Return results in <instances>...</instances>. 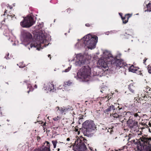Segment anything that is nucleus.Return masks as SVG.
<instances>
[{"label":"nucleus","instance_id":"f257e3e1","mask_svg":"<svg viewBox=\"0 0 151 151\" xmlns=\"http://www.w3.org/2000/svg\"><path fill=\"white\" fill-rule=\"evenodd\" d=\"M98 38L96 36H92L90 34L88 35L81 39L80 42L75 45V47L76 48L84 47L92 49L95 47Z\"/></svg>","mask_w":151,"mask_h":151},{"label":"nucleus","instance_id":"f03ea898","mask_svg":"<svg viewBox=\"0 0 151 151\" xmlns=\"http://www.w3.org/2000/svg\"><path fill=\"white\" fill-rule=\"evenodd\" d=\"M83 126L86 129L83 132V134L88 137L91 136L92 135L91 132L96 129V126L93 121L91 120L85 122Z\"/></svg>","mask_w":151,"mask_h":151},{"label":"nucleus","instance_id":"7ed1b4c3","mask_svg":"<svg viewBox=\"0 0 151 151\" xmlns=\"http://www.w3.org/2000/svg\"><path fill=\"white\" fill-rule=\"evenodd\" d=\"M141 145L143 146L144 151H151V138L147 136H141L137 139Z\"/></svg>","mask_w":151,"mask_h":151},{"label":"nucleus","instance_id":"20e7f679","mask_svg":"<svg viewBox=\"0 0 151 151\" xmlns=\"http://www.w3.org/2000/svg\"><path fill=\"white\" fill-rule=\"evenodd\" d=\"M91 69L88 65L83 67L78 72L77 75L79 78L85 79L88 81L90 78Z\"/></svg>","mask_w":151,"mask_h":151},{"label":"nucleus","instance_id":"39448f33","mask_svg":"<svg viewBox=\"0 0 151 151\" xmlns=\"http://www.w3.org/2000/svg\"><path fill=\"white\" fill-rule=\"evenodd\" d=\"M34 23L33 18L31 16H27L21 22L20 25L23 27L28 28L32 26Z\"/></svg>","mask_w":151,"mask_h":151},{"label":"nucleus","instance_id":"423d86ee","mask_svg":"<svg viewBox=\"0 0 151 151\" xmlns=\"http://www.w3.org/2000/svg\"><path fill=\"white\" fill-rule=\"evenodd\" d=\"M77 144L75 147H74L75 151H85L86 150L87 148L84 143L83 140H78Z\"/></svg>","mask_w":151,"mask_h":151},{"label":"nucleus","instance_id":"0eeeda50","mask_svg":"<svg viewBox=\"0 0 151 151\" xmlns=\"http://www.w3.org/2000/svg\"><path fill=\"white\" fill-rule=\"evenodd\" d=\"M54 88V85L52 82H47L44 84L43 89L46 91L47 92L52 91H54L55 90Z\"/></svg>","mask_w":151,"mask_h":151},{"label":"nucleus","instance_id":"6e6552de","mask_svg":"<svg viewBox=\"0 0 151 151\" xmlns=\"http://www.w3.org/2000/svg\"><path fill=\"white\" fill-rule=\"evenodd\" d=\"M107 62H110L111 61H107V60L103 59L102 58L99 59L98 61V63L99 66L102 68L103 69L105 70H107L108 68V67L107 65Z\"/></svg>","mask_w":151,"mask_h":151},{"label":"nucleus","instance_id":"1a4fd4ad","mask_svg":"<svg viewBox=\"0 0 151 151\" xmlns=\"http://www.w3.org/2000/svg\"><path fill=\"white\" fill-rule=\"evenodd\" d=\"M23 35L24 42L30 41L32 40V35L30 33L24 31L23 32Z\"/></svg>","mask_w":151,"mask_h":151},{"label":"nucleus","instance_id":"9d476101","mask_svg":"<svg viewBox=\"0 0 151 151\" xmlns=\"http://www.w3.org/2000/svg\"><path fill=\"white\" fill-rule=\"evenodd\" d=\"M76 58L78 61L76 62V64L77 65H80L85 63V60L84 59V57L81 54H77L76 55Z\"/></svg>","mask_w":151,"mask_h":151},{"label":"nucleus","instance_id":"9b49d317","mask_svg":"<svg viewBox=\"0 0 151 151\" xmlns=\"http://www.w3.org/2000/svg\"><path fill=\"white\" fill-rule=\"evenodd\" d=\"M111 63L119 68L122 67L123 65V61L119 59H115L114 58L111 60Z\"/></svg>","mask_w":151,"mask_h":151},{"label":"nucleus","instance_id":"f8f14e48","mask_svg":"<svg viewBox=\"0 0 151 151\" xmlns=\"http://www.w3.org/2000/svg\"><path fill=\"white\" fill-rule=\"evenodd\" d=\"M103 57L104 59L107 60V61H111L114 58L110 52L106 50L104 51Z\"/></svg>","mask_w":151,"mask_h":151},{"label":"nucleus","instance_id":"ddd939ff","mask_svg":"<svg viewBox=\"0 0 151 151\" xmlns=\"http://www.w3.org/2000/svg\"><path fill=\"white\" fill-rule=\"evenodd\" d=\"M127 123L129 127L132 129H134V128H136L137 127L138 122L137 121L129 120L127 121Z\"/></svg>","mask_w":151,"mask_h":151},{"label":"nucleus","instance_id":"4468645a","mask_svg":"<svg viewBox=\"0 0 151 151\" xmlns=\"http://www.w3.org/2000/svg\"><path fill=\"white\" fill-rule=\"evenodd\" d=\"M111 116L114 118V119H118L121 122H122L124 120V116L120 114L119 113H115L111 114Z\"/></svg>","mask_w":151,"mask_h":151},{"label":"nucleus","instance_id":"2eb2a0df","mask_svg":"<svg viewBox=\"0 0 151 151\" xmlns=\"http://www.w3.org/2000/svg\"><path fill=\"white\" fill-rule=\"evenodd\" d=\"M45 144H46V145L45 147L43 146L41 147V151H50V145L49 142L46 141L44 143V145H45Z\"/></svg>","mask_w":151,"mask_h":151},{"label":"nucleus","instance_id":"dca6fc26","mask_svg":"<svg viewBox=\"0 0 151 151\" xmlns=\"http://www.w3.org/2000/svg\"><path fill=\"white\" fill-rule=\"evenodd\" d=\"M30 48H32V47H34L37 48V49L38 50H40L41 49H42L41 47H40V45L36 43H35V42H32L31 44H30Z\"/></svg>","mask_w":151,"mask_h":151},{"label":"nucleus","instance_id":"f3484780","mask_svg":"<svg viewBox=\"0 0 151 151\" xmlns=\"http://www.w3.org/2000/svg\"><path fill=\"white\" fill-rule=\"evenodd\" d=\"M139 99L141 100H144L145 101H147V97H149L148 95H146L145 93L141 94V96H140Z\"/></svg>","mask_w":151,"mask_h":151},{"label":"nucleus","instance_id":"a211bd4d","mask_svg":"<svg viewBox=\"0 0 151 151\" xmlns=\"http://www.w3.org/2000/svg\"><path fill=\"white\" fill-rule=\"evenodd\" d=\"M129 71L133 73H136L137 71V68L135 67H134V65H132L129 68Z\"/></svg>","mask_w":151,"mask_h":151},{"label":"nucleus","instance_id":"6ab92c4d","mask_svg":"<svg viewBox=\"0 0 151 151\" xmlns=\"http://www.w3.org/2000/svg\"><path fill=\"white\" fill-rule=\"evenodd\" d=\"M135 88V87L133 86L132 84H130L129 86L128 89L132 93H134Z\"/></svg>","mask_w":151,"mask_h":151},{"label":"nucleus","instance_id":"aec40b11","mask_svg":"<svg viewBox=\"0 0 151 151\" xmlns=\"http://www.w3.org/2000/svg\"><path fill=\"white\" fill-rule=\"evenodd\" d=\"M109 130H111V129L110 128H108L107 129L106 127L102 126V127L101 128V132L104 133H107L109 132Z\"/></svg>","mask_w":151,"mask_h":151},{"label":"nucleus","instance_id":"412c9836","mask_svg":"<svg viewBox=\"0 0 151 151\" xmlns=\"http://www.w3.org/2000/svg\"><path fill=\"white\" fill-rule=\"evenodd\" d=\"M115 109V107L114 106L111 105L108 108L106 109L105 111V112L106 113L107 112L110 111L112 110H114Z\"/></svg>","mask_w":151,"mask_h":151},{"label":"nucleus","instance_id":"4be33fe9","mask_svg":"<svg viewBox=\"0 0 151 151\" xmlns=\"http://www.w3.org/2000/svg\"><path fill=\"white\" fill-rule=\"evenodd\" d=\"M72 83V82L71 81H68L67 82H64V84H63V86H64L65 87L70 86Z\"/></svg>","mask_w":151,"mask_h":151},{"label":"nucleus","instance_id":"5701e85b","mask_svg":"<svg viewBox=\"0 0 151 151\" xmlns=\"http://www.w3.org/2000/svg\"><path fill=\"white\" fill-rule=\"evenodd\" d=\"M122 18L123 23L126 24L128 22L129 17H127V19H126L125 17H122Z\"/></svg>","mask_w":151,"mask_h":151},{"label":"nucleus","instance_id":"b1692460","mask_svg":"<svg viewBox=\"0 0 151 151\" xmlns=\"http://www.w3.org/2000/svg\"><path fill=\"white\" fill-rule=\"evenodd\" d=\"M52 142L54 148H55L58 142L56 140H53L52 141Z\"/></svg>","mask_w":151,"mask_h":151},{"label":"nucleus","instance_id":"393cba45","mask_svg":"<svg viewBox=\"0 0 151 151\" xmlns=\"http://www.w3.org/2000/svg\"><path fill=\"white\" fill-rule=\"evenodd\" d=\"M147 7L149 11H151V3L148 4L147 5Z\"/></svg>","mask_w":151,"mask_h":151},{"label":"nucleus","instance_id":"a878e982","mask_svg":"<svg viewBox=\"0 0 151 151\" xmlns=\"http://www.w3.org/2000/svg\"><path fill=\"white\" fill-rule=\"evenodd\" d=\"M60 119V118L59 116H57L56 117H55L53 119V120L55 121H57L59 120Z\"/></svg>","mask_w":151,"mask_h":151},{"label":"nucleus","instance_id":"bb28decb","mask_svg":"<svg viewBox=\"0 0 151 151\" xmlns=\"http://www.w3.org/2000/svg\"><path fill=\"white\" fill-rule=\"evenodd\" d=\"M64 144L65 143H63V142H58V143H57V146L58 147H60L61 146V144Z\"/></svg>","mask_w":151,"mask_h":151},{"label":"nucleus","instance_id":"cd10ccee","mask_svg":"<svg viewBox=\"0 0 151 151\" xmlns=\"http://www.w3.org/2000/svg\"><path fill=\"white\" fill-rule=\"evenodd\" d=\"M147 69L149 73L151 74V65H149Z\"/></svg>","mask_w":151,"mask_h":151},{"label":"nucleus","instance_id":"c85d7f7f","mask_svg":"<svg viewBox=\"0 0 151 151\" xmlns=\"http://www.w3.org/2000/svg\"><path fill=\"white\" fill-rule=\"evenodd\" d=\"M71 67H68L67 69H66L64 71H63V72H68L70 69Z\"/></svg>","mask_w":151,"mask_h":151},{"label":"nucleus","instance_id":"c756f323","mask_svg":"<svg viewBox=\"0 0 151 151\" xmlns=\"http://www.w3.org/2000/svg\"><path fill=\"white\" fill-rule=\"evenodd\" d=\"M33 151H41V147H40V148L35 149Z\"/></svg>","mask_w":151,"mask_h":151},{"label":"nucleus","instance_id":"7c9ffc66","mask_svg":"<svg viewBox=\"0 0 151 151\" xmlns=\"http://www.w3.org/2000/svg\"><path fill=\"white\" fill-rule=\"evenodd\" d=\"M133 137V136L132 134H129L128 136L129 138L128 139V141H129V139Z\"/></svg>","mask_w":151,"mask_h":151},{"label":"nucleus","instance_id":"2f4dec72","mask_svg":"<svg viewBox=\"0 0 151 151\" xmlns=\"http://www.w3.org/2000/svg\"><path fill=\"white\" fill-rule=\"evenodd\" d=\"M65 108H61L60 109V111L62 113H63V112H65Z\"/></svg>","mask_w":151,"mask_h":151},{"label":"nucleus","instance_id":"473e14b6","mask_svg":"<svg viewBox=\"0 0 151 151\" xmlns=\"http://www.w3.org/2000/svg\"><path fill=\"white\" fill-rule=\"evenodd\" d=\"M133 116H134V117H135V118H137V117H139V115L137 114V113H135V114H134Z\"/></svg>","mask_w":151,"mask_h":151},{"label":"nucleus","instance_id":"72a5a7b5","mask_svg":"<svg viewBox=\"0 0 151 151\" xmlns=\"http://www.w3.org/2000/svg\"><path fill=\"white\" fill-rule=\"evenodd\" d=\"M9 53H8L5 56V58H6V59H9V58L8 57V56H9Z\"/></svg>","mask_w":151,"mask_h":151},{"label":"nucleus","instance_id":"f704fd0d","mask_svg":"<svg viewBox=\"0 0 151 151\" xmlns=\"http://www.w3.org/2000/svg\"><path fill=\"white\" fill-rule=\"evenodd\" d=\"M8 16L11 17L12 18L14 16H15V15L13 14H10V15L9 14L8 15Z\"/></svg>","mask_w":151,"mask_h":151},{"label":"nucleus","instance_id":"c9c22d12","mask_svg":"<svg viewBox=\"0 0 151 151\" xmlns=\"http://www.w3.org/2000/svg\"><path fill=\"white\" fill-rule=\"evenodd\" d=\"M29 87L30 88L29 89H30V88L31 87H32L30 85H29ZM31 91V90L30 89H29V91H27V93H29V92L30 91Z\"/></svg>","mask_w":151,"mask_h":151},{"label":"nucleus","instance_id":"e433bc0d","mask_svg":"<svg viewBox=\"0 0 151 151\" xmlns=\"http://www.w3.org/2000/svg\"><path fill=\"white\" fill-rule=\"evenodd\" d=\"M85 25L86 26L88 27H90V24H86Z\"/></svg>","mask_w":151,"mask_h":151},{"label":"nucleus","instance_id":"4c0bfd02","mask_svg":"<svg viewBox=\"0 0 151 151\" xmlns=\"http://www.w3.org/2000/svg\"><path fill=\"white\" fill-rule=\"evenodd\" d=\"M149 126L151 127V121H150L149 123Z\"/></svg>","mask_w":151,"mask_h":151},{"label":"nucleus","instance_id":"58836bf2","mask_svg":"<svg viewBox=\"0 0 151 151\" xmlns=\"http://www.w3.org/2000/svg\"><path fill=\"white\" fill-rule=\"evenodd\" d=\"M24 66H25L24 65L23 66H22L20 65L19 66V67L21 68H23Z\"/></svg>","mask_w":151,"mask_h":151},{"label":"nucleus","instance_id":"ea45409f","mask_svg":"<svg viewBox=\"0 0 151 151\" xmlns=\"http://www.w3.org/2000/svg\"><path fill=\"white\" fill-rule=\"evenodd\" d=\"M67 141H69L70 140V139L69 138H68L66 139Z\"/></svg>","mask_w":151,"mask_h":151},{"label":"nucleus","instance_id":"a19ab883","mask_svg":"<svg viewBox=\"0 0 151 151\" xmlns=\"http://www.w3.org/2000/svg\"><path fill=\"white\" fill-rule=\"evenodd\" d=\"M74 130L76 132L78 131V129H77V128H75V129Z\"/></svg>","mask_w":151,"mask_h":151},{"label":"nucleus","instance_id":"79ce46f5","mask_svg":"<svg viewBox=\"0 0 151 151\" xmlns=\"http://www.w3.org/2000/svg\"><path fill=\"white\" fill-rule=\"evenodd\" d=\"M50 56H51L50 55H48V57L50 58V59H51V58Z\"/></svg>","mask_w":151,"mask_h":151},{"label":"nucleus","instance_id":"37998d69","mask_svg":"<svg viewBox=\"0 0 151 151\" xmlns=\"http://www.w3.org/2000/svg\"><path fill=\"white\" fill-rule=\"evenodd\" d=\"M147 60V59H145V60H144V62H143V63H145V62L146 61V60Z\"/></svg>","mask_w":151,"mask_h":151},{"label":"nucleus","instance_id":"c03bdc74","mask_svg":"<svg viewBox=\"0 0 151 151\" xmlns=\"http://www.w3.org/2000/svg\"><path fill=\"white\" fill-rule=\"evenodd\" d=\"M29 42L27 44V45H26L25 44H24V45L25 46H27V45H29Z\"/></svg>","mask_w":151,"mask_h":151},{"label":"nucleus","instance_id":"a18cd8bd","mask_svg":"<svg viewBox=\"0 0 151 151\" xmlns=\"http://www.w3.org/2000/svg\"><path fill=\"white\" fill-rule=\"evenodd\" d=\"M58 110H60V107H58Z\"/></svg>","mask_w":151,"mask_h":151},{"label":"nucleus","instance_id":"49530a36","mask_svg":"<svg viewBox=\"0 0 151 151\" xmlns=\"http://www.w3.org/2000/svg\"><path fill=\"white\" fill-rule=\"evenodd\" d=\"M111 129H112L111 128ZM109 130V132H111L112 130L111 129V131L110 130Z\"/></svg>","mask_w":151,"mask_h":151},{"label":"nucleus","instance_id":"de8ad7c7","mask_svg":"<svg viewBox=\"0 0 151 151\" xmlns=\"http://www.w3.org/2000/svg\"><path fill=\"white\" fill-rule=\"evenodd\" d=\"M35 88H37V86L36 85H35Z\"/></svg>","mask_w":151,"mask_h":151},{"label":"nucleus","instance_id":"09e8293b","mask_svg":"<svg viewBox=\"0 0 151 151\" xmlns=\"http://www.w3.org/2000/svg\"><path fill=\"white\" fill-rule=\"evenodd\" d=\"M60 150V149H59V148H58V151H59Z\"/></svg>","mask_w":151,"mask_h":151},{"label":"nucleus","instance_id":"8fccbe9b","mask_svg":"<svg viewBox=\"0 0 151 151\" xmlns=\"http://www.w3.org/2000/svg\"><path fill=\"white\" fill-rule=\"evenodd\" d=\"M45 124H46V123H44L43 125H45Z\"/></svg>","mask_w":151,"mask_h":151},{"label":"nucleus","instance_id":"3c124183","mask_svg":"<svg viewBox=\"0 0 151 151\" xmlns=\"http://www.w3.org/2000/svg\"><path fill=\"white\" fill-rule=\"evenodd\" d=\"M28 47V49H29V50H30V48L29 47Z\"/></svg>","mask_w":151,"mask_h":151},{"label":"nucleus","instance_id":"603ef678","mask_svg":"<svg viewBox=\"0 0 151 151\" xmlns=\"http://www.w3.org/2000/svg\"><path fill=\"white\" fill-rule=\"evenodd\" d=\"M7 11V10L6 11H5V13L6 12V11Z\"/></svg>","mask_w":151,"mask_h":151},{"label":"nucleus","instance_id":"864d4df0","mask_svg":"<svg viewBox=\"0 0 151 151\" xmlns=\"http://www.w3.org/2000/svg\"><path fill=\"white\" fill-rule=\"evenodd\" d=\"M101 91V92H102V91Z\"/></svg>","mask_w":151,"mask_h":151},{"label":"nucleus","instance_id":"5fc2aeb1","mask_svg":"<svg viewBox=\"0 0 151 151\" xmlns=\"http://www.w3.org/2000/svg\"><path fill=\"white\" fill-rule=\"evenodd\" d=\"M76 142H76H76H75V143H76Z\"/></svg>","mask_w":151,"mask_h":151},{"label":"nucleus","instance_id":"6e6d98bb","mask_svg":"<svg viewBox=\"0 0 151 151\" xmlns=\"http://www.w3.org/2000/svg\"><path fill=\"white\" fill-rule=\"evenodd\" d=\"M7 121H9V120H7Z\"/></svg>","mask_w":151,"mask_h":151}]
</instances>
